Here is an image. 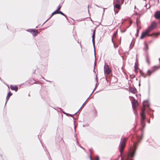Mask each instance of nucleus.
<instances>
[{
    "label": "nucleus",
    "instance_id": "f257e3e1",
    "mask_svg": "<svg viewBox=\"0 0 160 160\" xmlns=\"http://www.w3.org/2000/svg\"><path fill=\"white\" fill-rule=\"evenodd\" d=\"M140 137H139L138 138V141L133 143V148H132L130 150L129 152L127 154L126 156L124 158H122L121 160H133V158L135 156L136 152V150L135 148H136L137 145L139 143L141 138L139 139Z\"/></svg>",
    "mask_w": 160,
    "mask_h": 160
},
{
    "label": "nucleus",
    "instance_id": "f03ea898",
    "mask_svg": "<svg viewBox=\"0 0 160 160\" xmlns=\"http://www.w3.org/2000/svg\"><path fill=\"white\" fill-rule=\"evenodd\" d=\"M145 107H143L142 109V112L141 114V124L143 128H144L145 126V124L144 122V120L145 118Z\"/></svg>",
    "mask_w": 160,
    "mask_h": 160
},
{
    "label": "nucleus",
    "instance_id": "7ed1b4c3",
    "mask_svg": "<svg viewBox=\"0 0 160 160\" xmlns=\"http://www.w3.org/2000/svg\"><path fill=\"white\" fill-rule=\"evenodd\" d=\"M126 140L127 139L125 138H122L121 140V141L119 146L121 154L122 153L125 146Z\"/></svg>",
    "mask_w": 160,
    "mask_h": 160
},
{
    "label": "nucleus",
    "instance_id": "20e7f679",
    "mask_svg": "<svg viewBox=\"0 0 160 160\" xmlns=\"http://www.w3.org/2000/svg\"><path fill=\"white\" fill-rule=\"evenodd\" d=\"M159 67L158 66H154L152 67L151 70H148V71H145V76H150L151 74L157 70L159 69Z\"/></svg>",
    "mask_w": 160,
    "mask_h": 160
},
{
    "label": "nucleus",
    "instance_id": "39448f33",
    "mask_svg": "<svg viewBox=\"0 0 160 160\" xmlns=\"http://www.w3.org/2000/svg\"><path fill=\"white\" fill-rule=\"evenodd\" d=\"M158 24V23L155 21L152 22L147 29L150 32L157 27Z\"/></svg>",
    "mask_w": 160,
    "mask_h": 160
},
{
    "label": "nucleus",
    "instance_id": "423d86ee",
    "mask_svg": "<svg viewBox=\"0 0 160 160\" xmlns=\"http://www.w3.org/2000/svg\"><path fill=\"white\" fill-rule=\"evenodd\" d=\"M104 70L105 74H109L111 72V70L108 65L106 63L104 65Z\"/></svg>",
    "mask_w": 160,
    "mask_h": 160
},
{
    "label": "nucleus",
    "instance_id": "0eeeda50",
    "mask_svg": "<svg viewBox=\"0 0 160 160\" xmlns=\"http://www.w3.org/2000/svg\"><path fill=\"white\" fill-rule=\"evenodd\" d=\"M27 31L31 32L34 36H37L38 33L37 30H35L32 29H29Z\"/></svg>",
    "mask_w": 160,
    "mask_h": 160
},
{
    "label": "nucleus",
    "instance_id": "6e6552de",
    "mask_svg": "<svg viewBox=\"0 0 160 160\" xmlns=\"http://www.w3.org/2000/svg\"><path fill=\"white\" fill-rule=\"evenodd\" d=\"M154 17L156 19H160V11H156L155 13Z\"/></svg>",
    "mask_w": 160,
    "mask_h": 160
},
{
    "label": "nucleus",
    "instance_id": "1a4fd4ad",
    "mask_svg": "<svg viewBox=\"0 0 160 160\" xmlns=\"http://www.w3.org/2000/svg\"><path fill=\"white\" fill-rule=\"evenodd\" d=\"M150 32L147 29L144 32H143L140 37V38L141 39H143L144 37H145L147 34H148L149 32Z\"/></svg>",
    "mask_w": 160,
    "mask_h": 160
},
{
    "label": "nucleus",
    "instance_id": "9d476101",
    "mask_svg": "<svg viewBox=\"0 0 160 160\" xmlns=\"http://www.w3.org/2000/svg\"><path fill=\"white\" fill-rule=\"evenodd\" d=\"M129 91L132 93L135 94L136 93L137 90L134 87H130L129 88Z\"/></svg>",
    "mask_w": 160,
    "mask_h": 160
},
{
    "label": "nucleus",
    "instance_id": "9b49d317",
    "mask_svg": "<svg viewBox=\"0 0 160 160\" xmlns=\"http://www.w3.org/2000/svg\"><path fill=\"white\" fill-rule=\"evenodd\" d=\"M149 103L148 101H145L143 102V107H149Z\"/></svg>",
    "mask_w": 160,
    "mask_h": 160
},
{
    "label": "nucleus",
    "instance_id": "f8f14e48",
    "mask_svg": "<svg viewBox=\"0 0 160 160\" xmlns=\"http://www.w3.org/2000/svg\"><path fill=\"white\" fill-rule=\"evenodd\" d=\"M10 88L12 90H14L17 92L18 90V88L16 86H13L12 85H11Z\"/></svg>",
    "mask_w": 160,
    "mask_h": 160
},
{
    "label": "nucleus",
    "instance_id": "ddd939ff",
    "mask_svg": "<svg viewBox=\"0 0 160 160\" xmlns=\"http://www.w3.org/2000/svg\"><path fill=\"white\" fill-rule=\"evenodd\" d=\"M12 93H11L10 92H9L8 93L7 95V97H6V103H5V104H6L8 100L10 97L11 96H12Z\"/></svg>",
    "mask_w": 160,
    "mask_h": 160
},
{
    "label": "nucleus",
    "instance_id": "4468645a",
    "mask_svg": "<svg viewBox=\"0 0 160 160\" xmlns=\"http://www.w3.org/2000/svg\"><path fill=\"white\" fill-rule=\"evenodd\" d=\"M95 31H94L93 32V34L92 36V42L93 43V46L94 47H95V40H94V35H95Z\"/></svg>",
    "mask_w": 160,
    "mask_h": 160
},
{
    "label": "nucleus",
    "instance_id": "2eb2a0df",
    "mask_svg": "<svg viewBox=\"0 0 160 160\" xmlns=\"http://www.w3.org/2000/svg\"><path fill=\"white\" fill-rule=\"evenodd\" d=\"M137 102V101L135 100H134V101L132 102V107L134 109H135V105Z\"/></svg>",
    "mask_w": 160,
    "mask_h": 160
},
{
    "label": "nucleus",
    "instance_id": "dca6fc26",
    "mask_svg": "<svg viewBox=\"0 0 160 160\" xmlns=\"http://www.w3.org/2000/svg\"><path fill=\"white\" fill-rule=\"evenodd\" d=\"M146 60L148 64L150 65V62L149 61V57L148 55H147L146 56Z\"/></svg>",
    "mask_w": 160,
    "mask_h": 160
},
{
    "label": "nucleus",
    "instance_id": "f3484780",
    "mask_svg": "<svg viewBox=\"0 0 160 160\" xmlns=\"http://www.w3.org/2000/svg\"><path fill=\"white\" fill-rule=\"evenodd\" d=\"M121 3H118L116 4L115 6H114V7L117 8L118 9H119L120 8V4Z\"/></svg>",
    "mask_w": 160,
    "mask_h": 160
},
{
    "label": "nucleus",
    "instance_id": "a211bd4d",
    "mask_svg": "<svg viewBox=\"0 0 160 160\" xmlns=\"http://www.w3.org/2000/svg\"><path fill=\"white\" fill-rule=\"evenodd\" d=\"M57 13H59V14H61L62 15L64 16V17H65L67 19H68L67 16H66V15H65V14H64L62 12H61V11H59L58 12H57Z\"/></svg>",
    "mask_w": 160,
    "mask_h": 160
},
{
    "label": "nucleus",
    "instance_id": "6ab92c4d",
    "mask_svg": "<svg viewBox=\"0 0 160 160\" xmlns=\"http://www.w3.org/2000/svg\"><path fill=\"white\" fill-rule=\"evenodd\" d=\"M143 49L146 52L147 51V50H148V46L147 44H145V47H144V48H143Z\"/></svg>",
    "mask_w": 160,
    "mask_h": 160
},
{
    "label": "nucleus",
    "instance_id": "aec40b11",
    "mask_svg": "<svg viewBox=\"0 0 160 160\" xmlns=\"http://www.w3.org/2000/svg\"><path fill=\"white\" fill-rule=\"evenodd\" d=\"M117 2L118 3H121L122 4L124 2V0H116Z\"/></svg>",
    "mask_w": 160,
    "mask_h": 160
},
{
    "label": "nucleus",
    "instance_id": "412c9836",
    "mask_svg": "<svg viewBox=\"0 0 160 160\" xmlns=\"http://www.w3.org/2000/svg\"><path fill=\"white\" fill-rule=\"evenodd\" d=\"M57 12V11L56 10V11H54L52 14V15H51V16L49 18H51L52 16L54 14H57V12Z\"/></svg>",
    "mask_w": 160,
    "mask_h": 160
},
{
    "label": "nucleus",
    "instance_id": "4be33fe9",
    "mask_svg": "<svg viewBox=\"0 0 160 160\" xmlns=\"http://www.w3.org/2000/svg\"><path fill=\"white\" fill-rule=\"evenodd\" d=\"M112 42L113 43V45H114V48H116L117 47H118V46H116L115 45V44L114 43V42H113V39H112Z\"/></svg>",
    "mask_w": 160,
    "mask_h": 160
},
{
    "label": "nucleus",
    "instance_id": "5701e85b",
    "mask_svg": "<svg viewBox=\"0 0 160 160\" xmlns=\"http://www.w3.org/2000/svg\"><path fill=\"white\" fill-rule=\"evenodd\" d=\"M74 132H75V137H76V136H77V134H76V127L75 126L74 127Z\"/></svg>",
    "mask_w": 160,
    "mask_h": 160
},
{
    "label": "nucleus",
    "instance_id": "b1692460",
    "mask_svg": "<svg viewBox=\"0 0 160 160\" xmlns=\"http://www.w3.org/2000/svg\"><path fill=\"white\" fill-rule=\"evenodd\" d=\"M61 8V6H60V5H59L58 6V8H57V9L56 10L57 11L59 10V9H60Z\"/></svg>",
    "mask_w": 160,
    "mask_h": 160
},
{
    "label": "nucleus",
    "instance_id": "393cba45",
    "mask_svg": "<svg viewBox=\"0 0 160 160\" xmlns=\"http://www.w3.org/2000/svg\"><path fill=\"white\" fill-rule=\"evenodd\" d=\"M88 100V99H87L86 101H85V102H84V103L82 105V106L78 110V111H77V112H76L75 114L77 113L80 110V109L82 108V107L83 106H84V104L85 103V102H86V101Z\"/></svg>",
    "mask_w": 160,
    "mask_h": 160
},
{
    "label": "nucleus",
    "instance_id": "a878e982",
    "mask_svg": "<svg viewBox=\"0 0 160 160\" xmlns=\"http://www.w3.org/2000/svg\"><path fill=\"white\" fill-rule=\"evenodd\" d=\"M140 22H139L138 20H137V27H138L139 23Z\"/></svg>",
    "mask_w": 160,
    "mask_h": 160
},
{
    "label": "nucleus",
    "instance_id": "bb28decb",
    "mask_svg": "<svg viewBox=\"0 0 160 160\" xmlns=\"http://www.w3.org/2000/svg\"><path fill=\"white\" fill-rule=\"evenodd\" d=\"M96 160H99V158L98 156H97L96 158Z\"/></svg>",
    "mask_w": 160,
    "mask_h": 160
},
{
    "label": "nucleus",
    "instance_id": "cd10ccee",
    "mask_svg": "<svg viewBox=\"0 0 160 160\" xmlns=\"http://www.w3.org/2000/svg\"><path fill=\"white\" fill-rule=\"evenodd\" d=\"M135 36L136 37H137L138 36V33L136 32V33L135 34Z\"/></svg>",
    "mask_w": 160,
    "mask_h": 160
},
{
    "label": "nucleus",
    "instance_id": "c85d7f7f",
    "mask_svg": "<svg viewBox=\"0 0 160 160\" xmlns=\"http://www.w3.org/2000/svg\"><path fill=\"white\" fill-rule=\"evenodd\" d=\"M139 29H137V33H139Z\"/></svg>",
    "mask_w": 160,
    "mask_h": 160
},
{
    "label": "nucleus",
    "instance_id": "c756f323",
    "mask_svg": "<svg viewBox=\"0 0 160 160\" xmlns=\"http://www.w3.org/2000/svg\"><path fill=\"white\" fill-rule=\"evenodd\" d=\"M129 23H130V25H131L132 24V22L131 21H130Z\"/></svg>",
    "mask_w": 160,
    "mask_h": 160
},
{
    "label": "nucleus",
    "instance_id": "7c9ffc66",
    "mask_svg": "<svg viewBox=\"0 0 160 160\" xmlns=\"http://www.w3.org/2000/svg\"><path fill=\"white\" fill-rule=\"evenodd\" d=\"M90 160H92V158H91V156H90Z\"/></svg>",
    "mask_w": 160,
    "mask_h": 160
},
{
    "label": "nucleus",
    "instance_id": "2f4dec72",
    "mask_svg": "<svg viewBox=\"0 0 160 160\" xmlns=\"http://www.w3.org/2000/svg\"><path fill=\"white\" fill-rule=\"evenodd\" d=\"M89 151L91 153V149H89Z\"/></svg>",
    "mask_w": 160,
    "mask_h": 160
},
{
    "label": "nucleus",
    "instance_id": "473e14b6",
    "mask_svg": "<svg viewBox=\"0 0 160 160\" xmlns=\"http://www.w3.org/2000/svg\"><path fill=\"white\" fill-rule=\"evenodd\" d=\"M80 147L81 148H82L83 149H84V148H82V147L81 146H80Z\"/></svg>",
    "mask_w": 160,
    "mask_h": 160
},
{
    "label": "nucleus",
    "instance_id": "72a5a7b5",
    "mask_svg": "<svg viewBox=\"0 0 160 160\" xmlns=\"http://www.w3.org/2000/svg\"><path fill=\"white\" fill-rule=\"evenodd\" d=\"M80 147L81 148H82L83 149H84V148H82V147L81 146H80Z\"/></svg>",
    "mask_w": 160,
    "mask_h": 160
},
{
    "label": "nucleus",
    "instance_id": "f704fd0d",
    "mask_svg": "<svg viewBox=\"0 0 160 160\" xmlns=\"http://www.w3.org/2000/svg\"><path fill=\"white\" fill-rule=\"evenodd\" d=\"M80 147L81 148H82L83 149H84V148H82V147L81 146H80Z\"/></svg>",
    "mask_w": 160,
    "mask_h": 160
},
{
    "label": "nucleus",
    "instance_id": "c9c22d12",
    "mask_svg": "<svg viewBox=\"0 0 160 160\" xmlns=\"http://www.w3.org/2000/svg\"><path fill=\"white\" fill-rule=\"evenodd\" d=\"M148 123H150V120H148Z\"/></svg>",
    "mask_w": 160,
    "mask_h": 160
},
{
    "label": "nucleus",
    "instance_id": "e433bc0d",
    "mask_svg": "<svg viewBox=\"0 0 160 160\" xmlns=\"http://www.w3.org/2000/svg\"><path fill=\"white\" fill-rule=\"evenodd\" d=\"M158 60L159 61V62H160V58H159Z\"/></svg>",
    "mask_w": 160,
    "mask_h": 160
},
{
    "label": "nucleus",
    "instance_id": "4c0bfd02",
    "mask_svg": "<svg viewBox=\"0 0 160 160\" xmlns=\"http://www.w3.org/2000/svg\"><path fill=\"white\" fill-rule=\"evenodd\" d=\"M89 97H90V96H89V97H88V98L87 99H88L89 98Z\"/></svg>",
    "mask_w": 160,
    "mask_h": 160
},
{
    "label": "nucleus",
    "instance_id": "58836bf2",
    "mask_svg": "<svg viewBox=\"0 0 160 160\" xmlns=\"http://www.w3.org/2000/svg\"><path fill=\"white\" fill-rule=\"evenodd\" d=\"M89 97H90V96H89V97H88V98L87 99H88L89 98Z\"/></svg>",
    "mask_w": 160,
    "mask_h": 160
},
{
    "label": "nucleus",
    "instance_id": "ea45409f",
    "mask_svg": "<svg viewBox=\"0 0 160 160\" xmlns=\"http://www.w3.org/2000/svg\"><path fill=\"white\" fill-rule=\"evenodd\" d=\"M70 116H72V115H71H71H70Z\"/></svg>",
    "mask_w": 160,
    "mask_h": 160
},
{
    "label": "nucleus",
    "instance_id": "a19ab883",
    "mask_svg": "<svg viewBox=\"0 0 160 160\" xmlns=\"http://www.w3.org/2000/svg\"><path fill=\"white\" fill-rule=\"evenodd\" d=\"M93 93V92H92V93H91V95Z\"/></svg>",
    "mask_w": 160,
    "mask_h": 160
},
{
    "label": "nucleus",
    "instance_id": "79ce46f5",
    "mask_svg": "<svg viewBox=\"0 0 160 160\" xmlns=\"http://www.w3.org/2000/svg\"><path fill=\"white\" fill-rule=\"evenodd\" d=\"M125 31H123V32H125Z\"/></svg>",
    "mask_w": 160,
    "mask_h": 160
},
{
    "label": "nucleus",
    "instance_id": "37998d69",
    "mask_svg": "<svg viewBox=\"0 0 160 160\" xmlns=\"http://www.w3.org/2000/svg\"><path fill=\"white\" fill-rule=\"evenodd\" d=\"M28 96H30V94H28Z\"/></svg>",
    "mask_w": 160,
    "mask_h": 160
},
{
    "label": "nucleus",
    "instance_id": "c03bdc74",
    "mask_svg": "<svg viewBox=\"0 0 160 160\" xmlns=\"http://www.w3.org/2000/svg\"><path fill=\"white\" fill-rule=\"evenodd\" d=\"M104 11H105V10H104L103 12H104Z\"/></svg>",
    "mask_w": 160,
    "mask_h": 160
}]
</instances>
